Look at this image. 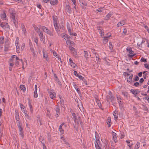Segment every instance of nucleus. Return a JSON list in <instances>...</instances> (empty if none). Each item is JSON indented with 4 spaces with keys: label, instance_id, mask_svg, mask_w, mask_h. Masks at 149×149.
Instances as JSON below:
<instances>
[{
    "label": "nucleus",
    "instance_id": "nucleus-1",
    "mask_svg": "<svg viewBox=\"0 0 149 149\" xmlns=\"http://www.w3.org/2000/svg\"><path fill=\"white\" fill-rule=\"evenodd\" d=\"M10 17L11 18L13 22V24H14L16 28L18 27V23L17 21H16L15 18V12L11 10H10Z\"/></svg>",
    "mask_w": 149,
    "mask_h": 149
},
{
    "label": "nucleus",
    "instance_id": "nucleus-2",
    "mask_svg": "<svg viewBox=\"0 0 149 149\" xmlns=\"http://www.w3.org/2000/svg\"><path fill=\"white\" fill-rule=\"evenodd\" d=\"M74 121L75 123V125L74 126V127L77 131H78V127L79 125V123H80L81 125V123L82 122L81 120V118L79 116L76 119L74 120Z\"/></svg>",
    "mask_w": 149,
    "mask_h": 149
},
{
    "label": "nucleus",
    "instance_id": "nucleus-3",
    "mask_svg": "<svg viewBox=\"0 0 149 149\" xmlns=\"http://www.w3.org/2000/svg\"><path fill=\"white\" fill-rule=\"evenodd\" d=\"M95 146L96 149H101L100 147L98 144V142L99 141V137L98 134L97 133L95 132Z\"/></svg>",
    "mask_w": 149,
    "mask_h": 149
},
{
    "label": "nucleus",
    "instance_id": "nucleus-4",
    "mask_svg": "<svg viewBox=\"0 0 149 149\" xmlns=\"http://www.w3.org/2000/svg\"><path fill=\"white\" fill-rule=\"evenodd\" d=\"M0 26L5 30L8 31L10 29L8 23L5 24L0 22Z\"/></svg>",
    "mask_w": 149,
    "mask_h": 149
},
{
    "label": "nucleus",
    "instance_id": "nucleus-5",
    "mask_svg": "<svg viewBox=\"0 0 149 149\" xmlns=\"http://www.w3.org/2000/svg\"><path fill=\"white\" fill-rule=\"evenodd\" d=\"M54 25L56 32L58 34H59L60 33V31L57 22L54 23Z\"/></svg>",
    "mask_w": 149,
    "mask_h": 149
},
{
    "label": "nucleus",
    "instance_id": "nucleus-6",
    "mask_svg": "<svg viewBox=\"0 0 149 149\" xmlns=\"http://www.w3.org/2000/svg\"><path fill=\"white\" fill-rule=\"evenodd\" d=\"M48 93L50 97L52 99L55 98L56 97V93L52 91H49Z\"/></svg>",
    "mask_w": 149,
    "mask_h": 149
},
{
    "label": "nucleus",
    "instance_id": "nucleus-7",
    "mask_svg": "<svg viewBox=\"0 0 149 149\" xmlns=\"http://www.w3.org/2000/svg\"><path fill=\"white\" fill-rule=\"evenodd\" d=\"M130 91L133 95H135V97H136V95L139 94L141 92L140 91L135 89H131Z\"/></svg>",
    "mask_w": 149,
    "mask_h": 149
},
{
    "label": "nucleus",
    "instance_id": "nucleus-8",
    "mask_svg": "<svg viewBox=\"0 0 149 149\" xmlns=\"http://www.w3.org/2000/svg\"><path fill=\"white\" fill-rule=\"evenodd\" d=\"M112 136H113V139L114 140L115 143H116L118 141V140L117 139V134L116 133L114 132L113 131L112 132Z\"/></svg>",
    "mask_w": 149,
    "mask_h": 149
},
{
    "label": "nucleus",
    "instance_id": "nucleus-9",
    "mask_svg": "<svg viewBox=\"0 0 149 149\" xmlns=\"http://www.w3.org/2000/svg\"><path fill=\"white\" fill-rule=\"evenodd\" d=\"M21 29L22 31V33L24 34V36H26V31L24 24H22Z\"/></svg>",
    "mask_w": 149,
    "mask_h": 149
},
{
    "label": "nucleus",
    "instance_id": "nucleus-10",
    "mask_svg": "<svg viewBox=\"0 0 149 149\" xmlns=\"http://www.w3.org/2000/svg\"><path fill=\"white\" fill-rule=\"evenodd\" d=\"M65 9L67 12L69 14H70L71 13V8L69 5H66Z\"/></svg>",
    "mask_w": 149,
    "mask_h": 149
},
{
    "label": "nucleus",
    "instance_id": "nucleus-11",
    "mask_svg": "<svg viewBox=\"0 0 149 149\" xmlns=\"http://www.w3.org/2000/svg\"><path fill=\"white\" fill-rule=\"evenodd\" d=\"M133 74H131L130 75L128 78H127V81L130 84H131L132 82Z\"/></svg>",
    "mask_w": 149,
    "mask_h": 149
},
{
    "label": "nucleus",
    "instance_id": "nucleus-12",
    "mask_svg": "<svg viewBox=\"0 0 149 149\" xmlns=\"http://www.w3.org/2000/svg\"><path fill=\"white\" fill-rule=\"evenodd\" d=\"M80 5L82 6H87V3L84 0H79Z\"/></svg>",
    "mask_w": 149,
    "mask_h": 149
},
{
    "label": "nucleus",
    "instance_id": "nucleus-13",
    "mask_svg": "<svg viewBox=\"0 0 149 149\" xmlns=\"http://www.w3.org/2000/svg\"><path fill=\"white\" fill-rule=\"evenodd\" d=\"M126 49L127 51L129 52V54H133L134 53V51L132 50V48L130 47H127Z\"/></svg>",
    "mask_w": 149,
    "mask_h": 149
},
{
    "label": "nucleus",
    "instance_id": "nucleus-14",
    "mask_svg": "<svg viewBox=\"0 0 149 149\" xmlns=\"http://www.w3.org/2000/svg\"><path fill=\"white\" fill-rule=\"evenodd\" d=\"M55 111H56V117H57L59 116L60 113V108L59 106H57L56 107V108L55 109Z\"/></svg>",
    "mask_w": 149,
    "mask_h": 149
},
{
    "label": "nucleus",
    "instance_id": "nucleus-15",
    "mask_svg": "<svg viewBox=\"0 0 149 149\" xmlns=\"http://www.w3.org/2000/svg\"><path fill=\"white\" fill-rule=\"evenodd\" d=\"M1 16L3 20H6L7 19L6 15L4 12H3L1 14Z\"/></svg>",
    "mask_w": 149,
    "mask_h": 149
},
{
    "label": "nucleus",
    "instance_id": "nucleus-16",
    "mask_svg": "<svg viewBox=\"0 0 149 149\" xmlns=\"http://www.w3.org/2000/svg\"><path fill=\"white\" fill-rule=\"evenodd\" d=\"M73 86H74V88H75V89L77 91V92L79 94L80 93V91L79 89L78 88L77 86L74 82H73Z\"/></svg>",
    "mask_w": 149,
    "mask_h": 149
},
{
    "label": "nucleus",
    "instance_id": "nucleus-17",
    "mask_svg": "<svg viewBox=\"0 0 149 149\" xmlns=\"http://www.w3.org/2000/svg\"><path fill=\"white\" fill-rule=\"evenodd\" d=\"M107 123L108 125V127H110L111 126V118L110 117H109L108 118L107 121Z\"/></svg>",
    "mask_w": 149,
    "mask_h": 149
},
{
    "label": "nucleus",
    "instance_id": "nucleus-18",
    "mask_svg": "<svg viewBox=\"0 0 149 149\" xmlns=\"http://www.w3.org/2000/svg\"><path fill=\"white\" fill-rule=\"evenodd\" d=\"M108 98L111 101L113 100L114 97H113L111 92L109 91V95L107 96Z\"/></svg>",
    "mask_w": 149,
    "mask_h": 149
},
{
    "label": "nucleus",
    "instance_id": "nucleus-19",
    "mask_svg": "<svg viewBox=\"0 0 149 149\" xmlns=\"http://www.w3.org/2000/svg\"><path fill=\"white\" fill-rule=\"evenodd\" d=\"M45 32L50 36H53L54 35L53 33L50 30H49L48 28H47V29H46V30H45Z\"/></svg>",
    "mask_w": 149,
    "mask_h": 149
},
{
    "label": "nucleus",
    "instance_id": "nucleus-20",
    "mask_svg": "<svg viewBox=\"0 0 149 149\" xmlns=\"http://www.w3.org/2000/svg\"><path fill=\"white\" fill-rule=\"evenodd\" d=\"M74 74L75 76L78 77L80 79H82V78H83V77L81 75H79L77 73V72L76 71H74Z\"/></svg>",
    "mask_w": 149,
    "mask_h": 149
},
{
    "label": "nucleus",
    "instance_id": "nucleus-21",
    "mask_svg": "<svg viewBox=\"0 0 149 149\" xmlns=\"http://www.w3.org/2000/svg\"><path fill=\"white\" fill-rule=\"evenodd\" d=\"M28 104L30 108V111L31 113H32L33 112V109L31 103L29 100L28 102Z\"/></svg>",
    "mask_w": 149,
    "mask_h": 149
},
{
    "label": "nucleus",
    "instance_id": "nucleus-22",
    "mask_svg": "<svg viewBox=\"0 0 149 149\" xmlns=\"http://www.w3.org/2000/svg\"><path fill=\"white\" fill-rule=\"evenodd\" d=\"M114 119L116 120H117L118 119V111H115L113 113Z\"/></svg>",
    "mask_w": 149,
    "mask_h": 149
},
{
    "label": "nucleus",
    "instance_id": "nucleus-23",
    "mask_svg": "<svg viewBox=\"0 0 149 149\" xmlns=\"http://www.w3.org/2000/svg\"><path fill=\"white\" fill-rule=\"evenodd\" d=\"M84 56L86 58V59H87L88 57V56H89V54L90 53V52H88L86 51H84Z\"/></svg>",
    "mask_w": 149,
    "mask_h": 149
},
{
    "label": "nucleus",
    "instance_id": "nucleus-24",
    "mask_svg": "<svg viewBox=\"0 0 149 149\" xmlns=\"http://www.w3.org/2000/svg\"><path fill=\"white\" fill-rule=\"evenodd\" d=\"M33 27L34 29L35 30L37 33H38L39 32H40V28H38V27L36 25H33Z\"/></svg>",
    "mask_w": 149,
    "mask_h": 149
},
{
    "label": "nucleus",
    "instance_id": "nucleus-25",
    "mask_svg": "<svg viewBox=\"0 0 149 149\" xmlns=\"http://www.w3.org/2000/svg\"><path fill=\"white\" fill-rule=\"evenodd\" d=\"M21 90L23 91V92H24L26 89L25 86L24 85H21L19 87Z\"/></svg>",
    "mask_w": 149,
    "mask_h": 149
},
{
    "label": "nucleus",
    "instance_id": "nucleus-26",
    "mask_svg": "<svg viewBox=\"0 0 149 149\" xmlns=\"http://www.w3.org/2000/svg\"><path fill=\"white\" fill-rule=\"evenodd\" d=\"M38 35L41 39L43 40L44 38V37L43 36V33L42 31L39 32L38 33Z\"/></svg>",
    "mask_w": 149,
    "mask_h": 149
},
{
    "label": "nucleus",
    "instance_id": "nucleus-27",
    "mask_svg": "<svg viewBox=\"0 0 149 149\" xmlns=\"http://www.w3.org/2000/svg\"><path fill=\"white\" fill-rule=\"evenodd\" d=\"M66 43L68 45H70L71 46L73 45L74 44V43L73 42L70 40H68L66 41Z\"/></svg>",
    "mask_w": 149,
    "mask_h": 149
},
{
    "label": "nucleus",
    "instance_id": "nucleus-28",
    "mask_svg": "<svg viewBox=\"0 0 149 149\" xmlns=\"http://www.w3.org/2000/svg\"><path fill=\"white\" fill-rule=\"evenodd\" d=\"M58 0H55L54 1H50V4L52 5H54L57 4L58 2Z\"/></svg>",
    "mask_w": 149,
    "mask_h": 149
},
{
    "label": "nucleus",
    "instance_id": "nucleus-29",
    "mask_svg": "<svg viewBox=\"0 0 149 149\" xmlns=\"http://www.w3.org/2000/svg\"><path fill=\"white\" fill-rule=\"evenodd\" d=\"M71 52L72 53V54H73L74 56H75L76 57H77L78 55L77 54V51L75 50V49H74V50H73Z\"/></svg>",
    "mask_w": 149,
    "mask_h": 149
},
{
    "label": "nucleus",
    "instance_id": "nucleus-30",
    "mask_svg": "<svg viewBox=\"0 0 149 149\" xmlns=\"http://www.w3.org/2000/svg\"><path fill=\"white\" fill-rule=\"evenodd\" d=\"M62 37H63L64 38L65 40L66 39H69L70 38V36L66 34H65Z\"/></svg>",
    "mask_w": 149,
    "mask_h": 149
},
{
    "label": "nucleus",
    "instance_id": "nucleus-31",
    "mask_svg": "<svg viewBox=\"0 0 149 149\" xmlns=\"http://www.w3.org/2000/svg\"><path fill=\"white\" fill-rule=\"evenodd\" d=\"M52 18L53 20V23L57 22V20L58 18L56 16L53 15L52 16Z\"/></svg>",
    "mask_w": 149,
    "mask_h": 149
},
{
    "label": "nucleus",
    "instance_id": "nucleus-32",
    "mask_svg": "<svg viewBox=\"0 0 149 149\" xmlns=\"http://www.w3.org/2000/svg\"><path fill=\"white\" fill-rule=\"evenodd\" d=\"M97 29L100 30V33L101 36H102V35H104V32L103 31V30H102V29H101L100 27L99 26Z\"/></svg>",
    "mask_w": 149,
    "mask_h": 149
},
{
    "label": "nucleus",
    "instance_id": "nucleus-33",
    "mask_svg": "<svg viewBox=\"0 0 149 149\" xmlns=\"http://www.w3.org/2000/svg\"><path fill=\"white\" fill-rule=\"evenodd\" d=\"M112 14L111 13H109L108 14H107L106 17V19H109V18L112 15Z\"/></svg>",
    "mask_w": 149,
    "mask_h": 149
},
{
    "label": "nucleus",
    "instance_id": "nucleus-34",
    "mask_svg": "<svg viewBox=\"0 0 149 149\" xmlns=\"http://www.w3.org/2000/svg\"><path fill=\"white\" fill-rule=\"evenodd\" d=\"M96 102L97 103V106L100 108H101V104L100 101L99 100L96 99Z\"/></svg>",
    "mask_w": 149,
    "mask_h": 149
},
{
    "label": "nucleus",
    "instance_id": "nucleus-35",
    "mask_svg": "<svg viewBox=\"0 0 149 149\" xmlns=\"http://www.w3.org/2000/svg\"><path fill=\"white\" fill-rule=\"evenodd\" d=\"M59 97L60 99V104L61 105H63L64 104V101L61 95H59Z\"/></svg>",
    "mask_w": 149,
    "mask_h": 149
},
{
    "label": "nucleus",
    "instance_id": "nucleus-36",
    "mask_svg": "<svg viewBox=\"0 0 149 149\" xmlns=\"http://www.w3.org/2000/svg\"><path fill=\"white\" fill-rule=\"evenodd\" d=\"M38 26L40 29H42L43 31H44V32H45V30H46V29H47V28L45 26H41V25H40V26Z\"/></svg>",
    "mask_w": 149,
    "mask_h": 149
},
{
    "label": "nucleus",
    "instance_id": "nucleus-37",
    "mask_svg": "<svg viewBox=\"0 0 149 149\" xmlns=\"http://www.w3.org/2000/svg\"><path fill=\"white\" fill-rule=\"evenodd\" d=\"M59 29H60L61 30L60 32H63V31L64 30L65 28L64 26L63 25H62L61 26L60 25L59 26Z\"/></svg>",
    "mask_w": 149,
    "mask_h": 149
},
{
    "label": "nucleus",
    "instance_id": "nucleus-38",
    "mask_svg": "<svg viewBox=\"0 0 149 149\" xmlns=\"http://www.w3.org/2000/svg\"><path fill=\"white\" fill-rule=\"evenodd\" d=\"M4 42V38L3 37H0V45L3 44Z\"/></svg>",
    "mask_w": 149,
    "mask_h": 149
},
{
    "label": "nucleus",
    "instance_id": "nucleus-39",
    "mask_svg": "<svg viewBox=\"0 0 149 149\" xmlns=\"http://www.w3.org/2000/svg\"><path fill=\"white\" fill-rule=\"evenodd\" d=\"M136 55V54L134 53L133 54H127V56L129 58L131 59L132 57L135 56Z\"/></svg>",
    "mask_w": 149,
    "mask_h": 149
},
{
    "label": "nucleus",
    "instance_id": "nucleus-40",
    "mask_svg": "<svg viewBox=\"0 0 149 149\" xmlns=\"http://www.w3.org/2000/svg\"><path fill=\"white\" fill-rule=\"evenodd\" d=\"M39 141L41 142L42 144V143H45V141L44 140L43 138L41 136H40L39 137Z\"/></svg>",
    "mask_w": 149,
    "mask_h": 149
},
{
    "label": "nucleus",
    "instance_id": "nucleus-41",
    "mask_svg": "<svg viewBox=\"0 0 149 149\" xmlns=\"http://www.w3.org/2000/svg\"><path fill=\"white\" fill-rule=\"evenodd\" d=\"M20 106L22 111L24 112V111H25V107L23 104H22L20 103Z\"/></svg>",
    "mask_w": 149,
    "mask_h": 149
},
{
    "label": "nucleus",
    "instance_id": "nucleus-42",
    "mask_svg": "<svg viewBox=\"0 0 149 149\" xmlns=\"http://www.w3.org/2000/svg\"><path fill=\"white\" fill-rule=\"evenodd\" d=\"M140 146V143L139 142H138L136 145L135 147H134V149H138Z\"/></svg>",
    "mask_w": 149,
    "mask_h": 149
},
{
    "label": "nucleus",
    "instance_id": "nucleus-43",
    "mask_svg": "<svg viewBox=\"0 0 149 149\" xmlns=\"http://www.w3.org/2000/svg\"><path fill=\"white\" fill-rule=\"evenodd\" d=\"M26 111H24L23 112L25 115L26 117L28 119H30V117L27 113H26Z\"/></svg>",
    "mask_w": 149,
    "mask_h": 149
},
{
    "label": "nucleus",
    "instance_id": "nucleus-44",
    "mask_svg": "<svg viewBox=\"0 0 149 149\" xmlns=\"http://www.w3.org/2000/svg\"><path fill=\"white\" fill-rule=\"evenodd\" d=\"M127 32V31L126 29L125 28L124 29L122 33V35L123 36H124L126 34Z\"/></svg>",
    "mask_w": 149,
    "mask_h": 149
},
{
    "label": "nucleus",
    "instance_id": "nucleus-45",
    "mask_svg": "<svg viewBox=\"0 0 149 149\" xmlns=\"http://www.w3.org/2000/svg\"><path fill=\"white\" fill-rule=\"evenodd\" d=\"M15 119H16V123H17V125H18V124L19 125V124H21V121H20L19 117L16 118Z\"/></svg>",
    "mask_w": 149,
    "mask_h": 149
},
{
    "label": "nucleus",
    "instance_id": "nucleus-46",
    "mask_svg": "<svg viewBox=\"0 0 149 149\" xmlns=\"http://www.w3.org/2000/svg\"><path fill=\"white\" fill-rule=\"evenodd\" d=\"M126 142L128 143V146H129V147L131 148L132 147V146L133 145V144H130V141L126 140Z\"/></svg>",
    "mask_w": 149,
    "mask_h": 149
},
{
    "label": "nucleus",
    "instance_id": "nucleus-47",
    "mask_svg": "<svg viewBox=\"0 0 149 149\" xmlns=\"http://www.w3.org/2000/svg\"><path fill=\"white\" fill-rule=\"evenodd\" d=\"M72 118L74 119V120L77 118V116L76 115L75 113H72Z\"/></svg>",
    "mask_w": 149,
    "mask_h": 149
},
{
    "label": "nucleus",
    "instance_id": "nucleus-48",
    "mask_svg": "<svg viewBox=\"0 0 149 149\" xmlns=\"http://www.w3.org/2000/svg\"><path fill=\"white\" fill-rule=\"evenodd\" d=\"M18 127L19 130V132H22L23 129L21 127V124H19V125H17Z\"/></svg>",
    "mask_w": 149,
    "mask_h": 149
},
{
    "label": "nucleus",
    "instance_id": "nucleus-49",
    "mask_svg": "<svg viewBox=\"0 0 149 149\" xmlns=\"http://www.w3.org/2000/svg\"><path fill=\"white\" fill-rule=\"evenodd\" d=\"M72 2L73 3V4L74 5V8L75 9H76V3L75 0H71Z\"/></svg>",
    "mask_w": 149,
    "mask_h": 149
},
{
    "label": "nucleus",
    "instance_id": "nucleus-50",
    "mask_svg": "<svg viewBox=\"0 0 149 149\" xmlns=\"http://www.w3.org/2000/svg\"><path fill=\"white\" fill-rule=\"evenodd\" d=\"M16 52L17 53L19 52V50L20 49V48L19 46L18 45V44L16 45Z\"/></svg>",
    "mask_w": 149,
    "mask_h": 149
},
{
    "label": "nucleus",
    "instance_id": "nucleus-51",
    "mask_svg": "<svg viewBox=\"0 0 149 149\" xmlns=\"http://www.w3.org/2000/svg\"><path fill=\"white\" fill-rule=\"evenodd\" d=\"M55 81L57 82L58 84L60 86H62L61 82L59 81L58 79H55Z\"/></svg>",
    "mask_w": 149,
    "mask_h": 149
},
{
    "label": "nucleus",
    "instance_id": "nucleus-52",
    "mask_svg": "<svg viewBox=\"0 0 149 149\" xmlns=\"http://www.w3.org/2000/svg\"><path fill=\"white\" fill-rule=\"evenodd\" d=\"M38 96V95L37 93V91H34V97L35 98H37Z\"/></svg>",
    "mask_w": 149,
    "mask_h": 149
},
{
    "label": "nucleus",
    "instance_id": "nucleus-53",
    "mask_svg": "<svg viewBox=\"0 0 149 149\" xmlns=\"http://www.w3.org/2000/svg\"><path fill=\"white\" fill-rule=\"evenodd\" d=\"M139 79V77L137 75H136L133 79L135 81H137Z\"/></svg>",
    "mask_w": 149,
    "mask_h": 149
},
{
    "label": "nucleus",
    "instance_id": "nucleus-54",
    "mask_svg": "<svg viewBox=\"0 0 149 149\" xmlns=\"http://www.w3.org/2000/svg\"><path fill=\"white\" fill-rule=\"evenodd\" d=\"M141 62H143L144 63H146L147 62V60L143 57H142L141 59Z\"/></svg>",
    "mask_w": 149,
    "mask_h": 149
},
{
    "label": "nucleus",
    "instance_id": "nucleus-55",
    "mask_svg": "<svg viewBox=\"0 0 149 149\" xmlns=\"http://www.w3.org/2000/svg\"><path fill=\"white\" fill-rule=\"evenodd\" d=\"M111 36V35H110L109 36H108L107 37H106L104 38V40L106 42H108V39L107 38L109 37L110 36Z\"/></svg>",
    "mask_w": 149,
    "mask_h": 149
},
{
    "label": "nucleus",
    "instance_id": "nucleus-56",
    "mask_svg": "<svg viewBox=\"0 0 149 149\" xmlns=\"http://www.w3.org/2000/svg\"><path fill=\"white\" fill-rule=\"evenodd\" d=\"M15 118L19 117V113L17 112L16 111H15Z\"/></svg>",
    "mask_w": 149,
    "mask_h": 149
},
{
    "label": "nucleus",
    "instance_id": "nucleus-57",
    "mask_svg": "<svg viewBox=\"0 0 149 149\" xmlns=\"http://www.w3.org/2000/svg\"><path fill=\"white\" fill-rule=\"evenodd\" d=\"M104 9L103 8H99L96 10L97 11L100 13L103 11Z\"/></svg>",
    "mask_w": 149,
    "mask_h": 149
},
{
    "label": "nucleus",
    "instance_id": "nucleus-58",
    "mask_svg": "<svg viewBox=\"0 0 149 149\" xmlns=\"http://www.w3.org/2000/svg\"><path fill=\"white\" fill-rule=\"evenodd\" d=\"M91 49V50L93 54H95V55H96V54L97 55V54L96 53L95 50L94 49Z\"/></svg>",
    "mask_w": 149,
    "mask_h": 149
},
{
    "label": "nucleus",
    "instance_id": "nucleus-59",
    "mask_svg": "<svg viewBox=\"0 0 149 149\" xmlns=\"http://www.w3.org/2000/svg\"><path fill=\"white\" fill-rule=\"evenodd\" d=\"M139 85L140 84L139 82H136L134 84L133 86L137 87L139 86Z\"/></svg>",
    "mask_w": 149,
    "mask_h": 149
},
{
    "label": "nucleus",
    "instance_id": "nucleus-60",
    "mask_svg": "<svg viewBox=\"0 0 149 149\" xmlns=\"http://www.w3.org/2000/svg\"><path fill=\"white\" fill-rule=\"evenodd\" d=\"M81 79L82 80V81L84 82V83L85 84V85H88L87 81L86 79L84 78L83 77V78H82V79Z\"/></svg>",
    "mask_w": 149,
    "mask_h": 149
},
{
    "label": "nucleus",
    "instance_id": "nucleus-61",
    "mask_svg": "<svg viewBox=\"0 0 149 149\" xmlns=\"http://www.w3.org/2000/svg\"><path fill=\"white\" fill-rule=\"evenodd\" d=\"M95 57L96 58V60L97 61H100V58H99V56L98 55V54L97 55L96 54V55H95Z\"/></svg>",
    "mask_w": 149,
    "mask_h": 149
},
{
    "label": "nucleus",
    "instance_id": "nucleus-62",
    "mask_svg": "<svg viewBox=\"0 0 149 149\" xmlns=\"http://www.w3.org/2000/svg\"><path fill=\"white\" fill-rule=\"evenodd\" d=\"M70 65L73 68H75L76 65V64L73 62L71 64H70Z\"/></svg>",
    "mask_w": 149,
    "mask_h": 149
},
{
    "label": "nucleus",
    "instance_id": "nucleus-63",
    "mask_svg": "<svg viewBox=\"0 0 149 149\" xmlns=\"http://www.w3.org/2000/svg\"><path fill=\"white\" fill-rule=\"evenodd\" d=\"M145 67L148 69L149 70V65L147 63H145L144 64Z\"/></svg>",
    "mask_w": 149,
    "mask_h": 149
},
{
    "label": "nucleus",
    "instance_id": "nucleus-64",
    "mask_svg": "<svg viewBox=\"0 0 149 149\" xmlns=\"http://www.w3.org/2000/svg\"><path fill=\"white\" fill-rule=\"evenodd\" d=\"M123 26V25L120 22H119L117 25V26L118 27L121 26Z\"/></svg>",
    "mask_w": 149,
    "mask_h": 149
}]
</instances>
